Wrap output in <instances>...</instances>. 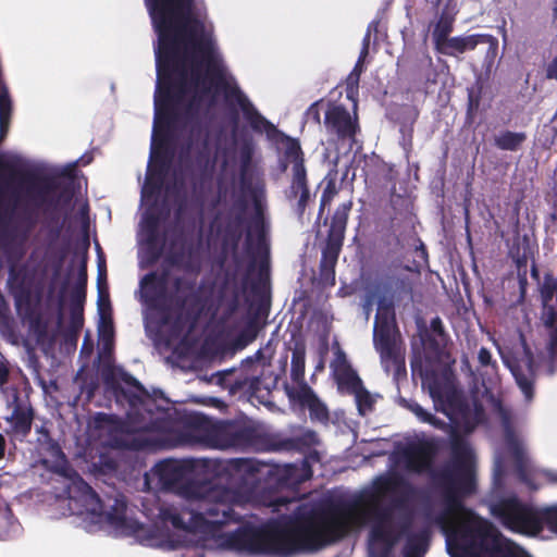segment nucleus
I'll return each instance as SVG.
<instances>
[{
    "label": "nucleus",
    "mask_w": 557,
    "mask_h": 557,
    "mask_svg": "<svg viewBox=\"0 0 557 557\" xmlns=\"http://www.w3.org/2000/svg\"><path fill=\"white\" fill-rule=\"evenodd\" d=\"M185 498L215 502L203 511L184 516L162 510V520L177 530L195 533L202 547L243 556L289 557L318 550L370 524L369 557H393L392 547L412 520V486H364L339 504L296 505L290 516L262 524L246 522L234 528L239 517L227 503L267 500V494L294 486H164Z\"/></svg>",
    "instance_id": "obj_1"
},
{
    "label": "nucleus",
    "mask_w": 557,
    "mask_h": 557,
    "mask_svg": "<svg viewBox=\"0 0 557 557\" xmlns=\"http://www.w3.org/2000/svg\"><path fill=\"white\" fill-rule=\"evenodd\" d=\"M145 2L158 34L151 157L162 149L181 115L211 104L220 92L235 99L252 127L262 129L267 122L252 114L250 103L224 64L203 0Z\"/></svg>",
    "instance_id": "obj_2"
},
{
    "label": "nucleus",
    "mask_w": 557,
    "mask_h": 557,
    "mask_svg": "<svg viewBox=\"0 0 557 557\" xmlns=\"http://www.w3.org/2000/svg\"><path fill=\"white\" fill-rule=\"evenodd\" d=\"M433 475L442 488L443 508L432 520L445 535L450 557H531L490 521L463 506L461 497L475 490L474 455H451Z\"/></svg>",
    "instance_id": "obj_3"
},
{
    "label": "nucleus",
    "mask_w": 557,
    "mask_h": 557,
    "mask_svg": "<svg viewBox=\"0 0 557 557\" xmlns=\"http://www.w3.org/2000/svg\"><path fill=\"white\" fill-rule=\"evenodd\" d=\"M46 468L64 478L72 515L81 517L88 532L106 530L115 536H135L143 542L145 528L127 511L124 498L109 499L106 510L91 487L69 465L65 455H49L44 459Z\"/></svg>",
    "instance_id": "obj_4"
},
{
    "label": "nucleus",
    "mask_w": 557,
    "mask_h": 557,
    "mask_svg": "<svg viewBox=\"0 0 557 557\" xmlns=\"http://www.w3.org/2000/svg\"><path fill=\"white\" fill-rule=\"evenodd\" d=\"M490 510L511 532L536 536L547 524L552 532L557 533V505L534 508L517 497H507L492 504Z\"/></svg>",
    "instance_id": "obj_5"
},
{
    "label": "nucleus",
    "mask_w": 557,
    "mask_h": 557,
    "mask_svg": "<svg viewBox=\"0 0 557 557\" xmlns=\"http://www.w3.org/2000/svg\"><path fill=\"white\" fill-rule=\"evenodd\" d=\"M255 145L250 139H220L214 162L227 173L238 170L242 180L250 174Z\"/></svg>",
    "instance_id": "obj_6"
},
{
    "label": "nucleus",
    "mask_w": 557,
    "mask_h": 557,
    "mask_svg": "<svg viewBox=\"0 0 557 557\" xmlns=\"http://www.w3.org/2000/svg\"><path fill=\"white\" fill-rule=\"evenodd\" d=\"M283 157L281 158V169L292 175V186L289 197L297 199L300 207H304L309 193L306 183V169L300 145L297 140L286 138L282 143Z\"/></svg>",
    "instance_id": "obj_7"
},
{
    "label": "nucleus",
    "mask_w": 557,
    "mask_h": 557,
    "mask_svg": "<svg viewBox=\"0 0 557 557\" xmlns=\"http://www.w3.org/2000/svg\"><path fill=\"white\" fill-rule=\"evenodd\" d=\"M388 312L387 308H380L374 324V345L386 370H389L391 367L397 369L400 367L396 351L394 319L393 317L384 318Z\"/></svg>",
    "instance_id": "obj_8"
},
{
    "label": "nucleus",
    "mask_w": 557,
    "mask_h": 557,
    "mask_svg": "<svg viewBox=\"0 0 557 557\" xmlns=\"http://www.w3.org/2000/svg\"><path fill=\"white\" fill-rule=\"evenodd\" d=\"M324 124L327 132L337 136L341 140L352 141L358 131L356 112L351 115L341 106L329 108L325 113Z\"/></svg>",
    "instance_id": "obj_9"
},
{
    "label": "nucleus",
    "mask_w": 557,
    "mask_h": 557,
    "mask_svg": "<svg viewBox=\"0 0 557 557\" xmlns=\"http://www.w3.org/2000/svg\"><path fill=\"white\" fill-rule=\"evenodd\" d=\"M519 339L523 348V357L520 360H512L503 356V360L510 369L525 398L531 399L533 395L532 382L534 376L533 361L531 352L527 348L521 334L519 335Z\"/></svg>",
    "instance_id": "obj_10"
},
{
    "label": "nucleus",
    "mask_w": 557,
    "mask_h": 557,
    "mask_svg": "<svg viewBox=\"0 0 557 557\" xmlns=\"http://www.w3.org/2000/svg\"><path fill=\"white\" fill-rule=\"evenodd\" d=\"M422 385L429 388L436 410L444 412L451 422H457L456 410L459 407L457 392L448 384L440 385L430 382L428 377L423 379Z\"/></svg>",
    "instance_id": "obj_11"
},
{
    "label": "nucleus",
    "mask_w": 557,
    "mask_h": 557,
    "mask_svg": "<svg viewBox=\"0 0 557 557\" xmlns=\"http://www.w3.org/2000/svg\"><path fill=\"white\" fill-rule=\"evenodd\" d=\"M331 369L341 392L354 395L363 387L361 380L348 363L346 355L338 347L334 351Z\"/></svg>",
    "instance_id": "obj_12"
},
{
    "label": "nucleus",
    "mask_w": 557,
    "mask_h": 557,
    "mask_svg": "<svg viewBox=\"0 0 557 557\" xmlns=\"http://www.w3.org/2000/svg\"><path fill=\"white\" fill-rule=\"evenodd\" d=\"M140 301L145 305V313L159 307L165 297V280L157 274H148L140 282Z\"/></svg>",
    "instance_id": "obj_13"
},
{
    "label": "nucleus",
    "mask_w": 557,
    "mask_h": 557,
    "mask_svg": "<svg viewBox=\"0 0 557 557\" xmlns=\"http://www.w3.org/2000/svg\"><path fill=\"white\" fill-rule=\"evenodd\" d=\"M434 455H392L391 462L410 473L432 472Z\"/></svg>",
    "instance_id": "obj_14"
},
{
    "label": "nucleus",
    "mask_w": 557,
    "mask_h": 557,
    "mask_svg": "<svg viewBox=\"0 0 557 557\" xmlns=\"http://www.w3.org/2000/svg\"><path fill=\"white\" fill-rule=\"evenodd\" d=\"M483 35H468V36H457L448 38L438 49L437 51L456 57L466 51L473 50L478 44L484 39Z\"/></svg>",
    "instance_id": "obj_15"
},
{
    "label": "nucleus",
    "mask_w": 557,
    "mask_h": 557,
    "mask_svg": "<svg viewBox=\"0 0 557 557\" xmlns=\"http://www.w3.org/2000/svg\"><path fill=\"white\" fill-rule=\"evenodd\" d=\"M295 397L300 404L310 410V416L317 420H325L327 418V410L325 406L315 397L313 392L306 385L301 386Z\"/></svg>",
    "instance_id": "obj_16"
},
{
    "label": "nucleus",
    "mask_w": 557,
    "mask_h": 557,
    "mask_svg": "<svg viewBox=\"0 0 557 557\" xmlns=\"http://www.w3.org/2000/svg\"><path fill=\"white\" fill-rule=\"evenodd\" d=\"M457 13V4L447 7L446 12L441 16L433 30V40L436 50L449 38L453 30L454 15Z\"/></svg>",
    "instance_id": "obj_17"
},
{
    "label": "nucleus",
    "mask_w": 557,
    "mask_h": 557,
    "mask_svg": "<svg viewBox=\"0 0 557 557\" xmlns=\"http://www.w3.org/2000/svg\"><path fill=\"white\" fill-rule=\"evenodd\" d=\"M428 540L429 534L426 531L408 534L404 557H423L428 549Z\"/></svg>",
    "instance_id": "obj_18"
},
{
    "label": "nucleus",
    "mask_w": 557,
    "mask_h": 557,
    "mask_svg": "<svg viewBox=\"0 0 557 557\" xmlns=\"http://www.w3.org/2000/svg\"><path fill=\"white\" fill-rule=\"evenodd\" d=\"M29 196L41 203L54 202V184L41 180L33 182L30 184Z\"/></svg>",
    "instance_id": "obj_19"
},
{
    "label": "nucleus",
    "mask_w": 557,
    "mask_h": 557,
    "mask_svg": "<svg viewBox=\"0 0 557 557\" xmlns=\"http://www.w3.org/2000/svg\"><path fill=\"white\" fill-rule=\"evenodd\" d=\"M320 437L315 432L302 429L299 430L292 438V448L294 449H314L320 446Z\"/></svg>",
    "instance_id": "obj_20"
},
{
    "label": "nucleus",
    "mask_w": 557,
    "mask_h": 557,
    "mask_svg": "<svg viewBox=\"0 0 557 557\" xmlns=\"http://www.w3.org/2000/svg\"><path fill=\"white\" fill-rule=\"evenodd\" d=\"M98 309L101 319V333L109 339L112 334L111 325L108 321L110 315L109 298L106 290H103L101 287H99Z\"/></svg>",
    "instance_id": "obj_21"
},
{
    "label": "nucleus",
    "mask_w": 557,
    "mask_h": 557,
    "mask_svg": "<svg viewBox=\"0 0 557 557\" xmlns=\"http://www.w3.org/2000/svg\"><path fill=\"white\" fill-rule=\"evenodd\" d=\"M354 396L359 414L366 416L372 411L376 401L375 396L371 395L364 387H361Z\"/></svg>",
    "instance_id": "obj_22"
},
{
    "label": "nucleus",
    "mask_w": 557,
    "mask_h": 557,
    "mask_svg": "<svg viewBox=\"0 0 557 557\" xmlns=\"http://www.w3.org/2000/svg\"><path fill=\"white\" fill-rule=\"evenodd\" d=\"M11 423L13 431L17 435H25L29 432L32 425V417L24 411H15L12 414Z\"/></svg>",
    "instance_id": "obj_23"
},
{
    "label": "nucleus",
    "mask_w": 557,
    "mask_h": 557,
    "mask_svg": "<svg viewBox=\"0 0 557 557\" xmlns=\"http://www.w3.org/2000/svg\"><path fill=\"white\" fill-rule=\"evenodd\" d=\"M525 139L522 133L507 132L496 138V145L502 149L513 150Z\"/></svg>",
    "instance_id": "obj_24"
},
{
    "label": "nucleus",
    "mask_w": 557,
    "mask_h": 557,
    "mask_svg": "<svg viewBox=\"0 0 557 557\" xmlns=\"http://www.w3.org/2000/svg\"><path fill=\"white\" fill-rule=\"evenodd\" d=\"M349 209L350 205H344L341 209H338L335 212L333 216L332 232L336 233L339 237L343 236Z\"/></svg>",
    "instance_id": "obj_25"
},
{
    "label": "nucleus",
    "mask_w": 557,
    "mask_h": 557,
    "mask_svg": "<svg viewBox=\"0 0 557 557\" xmlns=\"http://www.w3.org/2000/svg\"><path fill=\"white\" fill-rule=\"evenodd\" d=\"M408 408L422 422L438 426V421L431 413L424 410L419 404L411 403L408 405Z\"/></svg>",
    "instance_id": "obj_26"
},
{
    "label": "nucleus",
    "mask_w": 557,
    "mask_h": 557,
    "mask_svg": "<svg viewBox=\"0 0 557 557\" xmlns=\"http://www.w3.org/2000/svg\"><path fill=\"white\" fill-rule=\"evenodd\" d=\"M517 457L516 462L518 465L519 473L521 476V480L530 484L531 483V469L528 463V460L525 458V455H515Z\"/></svg>",
    "instance_id": "obj_27"
},
{
    "label": "nucleus",
    "mask_w": 557,
    "mask_h": 557,
    "mask_svg": "<svg viewBox=\"0 0 557 557\" xmlns=\"http://www.w3.org/2000/svg\"><path fill=\"white\" fill-rule=\"evenodd\" d=\"M154 227L156 222L147 213H145L140 222V236H145L147 240L152 239Z\"/></svg>",
    "instance_id": "obj_28"
},
{
    "label": "nucleus",
    "mask_w": 557,
    "mask_h": 557,
    "mask_svg": "<svg viewBox=\"0 0 557 557\" xmlns=\"http://www.w3.org/2000/svg\"><path fill=\"white\" fill-rule=\"evenodd\" d=\"M292 367H293V370H297V371H300V372L304 371L305 359H304V356L301 354H299V352H294L293 354Z\"/></svg>",
    "instance_id": "obj_29"
},
{
    "label": "nucleus",
    "mask_w": 557,
    "mask_h": 557,
    "mask_svg": "<svg viewBox=\"0 0 557 557\" xmlns=\"http://www.w3.org/2000/svg\"><path fill=\"white\" fill-rule=\"evenodd\" d=\"M150 180H151V174L149 173L148 177H147V181L144 184L143 189H141V200H143V202L149 201V199H150V197L152 195V188L150 186Z\"/></svg>",
    "instance_id": "obj_30"
},
{
    "label": "nucleus",
    "mask_w": 557,
    "mask_h": 557,
    "mask_svg": "<svg viewBox=\"0 0 557 557\" xmlns=\"http://www.w3.org/2000/svg\"><path fill=\"white\" fill-rule=\"evenodd\" d=\"M539 471L543 474V476L549 483L557 484V469L545 468V469H540Z\"/></svg>",
    "instance_id": "obj_31"
},
{
    "label": "nucleus",
    "mask_w": 557,
    "mask_h": 557,
    "mask_svg": "<svg viewBox=\"0 0 557 557\" xmlns=\"http://www.w3.org/2000/svg\"><path fill=\"white\" fill-rule=\"evenodd\" d=\"M492 360L491 352L486 348H481L479 351V361L483 366H487Z\"/></svg>",
    "instance_id": "obj_32"
},
{
    "label": "nucleus",
    "mask_w": 557,
    "mask_h": 557,
    "mask_svg": "<svg viewBox=\"0 0 557 557\" xmlns=\"http://www.w3.org/2000/svg\"><path fill=\"white\" fill-rule=\"evenodd\" d=\"M286 504L294 505L295 503L287 500L285 498H282V497L275 498L273 500H269V505L273 506L274 510H277V511L281 506L286 505Z\"/></svg>",
    "instance_id": "obj_33"
},
{
    "label": "nucleus",
    "mask_w": 557,
    "mask_h": 557,
    "mask_svg": "<svg viewBox=\"0 0 557 557\" xmlns=\"http://www.w3.org/2000/svg\"><path fill=\"white\" fill-rule=\"evenodd\" d=\"M548 77L557 79V58L554 60V62L550 64L548 69Z\"/></svg>",
    "instance_id": "obj_34"
},
{
    "label": "nucleus",
    "mask_w": 557,
    "mask_h": 557,
    "mask_svg": "<svg viewBox=\"0 0 557 557\" xmlns=\"http://www.w3.org/2000/svg\"><path fill=\"white\" fill-rule=\"evenodd\" d=\"M7 377L8 369L2 362H0V385H2L7 381Z\"/></svg>",
    "instance_id": "obj_35"
},
{
    "label": "nucleus",
    "mask_w": 557,
    "mask_h": 557,
    "mask_svg": "<svg viewBox=\"0 0 557 557\" xmlns=\"http://www.w3.org/2000/svg\"><path fill=\"white\" fill-rule=\"evenodd\" d=\"M99 457H100V462H104L109 470H113V466L107 461L109 455L101 454V455H99Z\"/></svg>",
    "instance_id": "obj_36"
},
{
    "label": "nucleus",
    "mask_w": 557,
    "mask_h": 557,
    "mask_svg": "<svg viewBox=\"0 0 557 557\" xmlns=\"http://www.w3.org/2000/svg\"><path fill=\"white\" fill-rule=\"evenodd\" d=\"M97 420L101 423H104V422H110L111 421V417L109 416H106V414H100Z\"/></svg>",
    "instance_id": "obj_37"
},
{
    "label": "nucleus",
    "mask_w": 557,
    "mask_h": 557,
    "mask_svg": "<svg viewBox=\"0 0 557 557\" xmlns=\"http://www.w3.org/2000/svg\"><path fill=\"white\" fill-rule=\"evenodd\" d=\"M494 345L498 347V351H499V354L502 355V357H503V356H505L506 358H509V357L504 352V350L502 349V347H500V346H498V343H497V342H494Z\"/></svg>",
    "instance_id": "obj_38"
},
{
    "label": "nucleus",
    "mask_w": 557,
    "mask_h": 557,
    "mask_svg": "<svg viewBox=\"0 0 557 557\" xmlns=\"http://www.w3.org/2000/svg\"><path fill=\"white\" fill-rule=\"evenodd\" d=\"M494 345L498 347V351H499V354L502 355V357H503V356H505L506 358H509V357L504 352V350L502 349V347H500V346H498V343H497V342H494Z\"/></svg>",
    "instance_id": "obj_39"
},
{
    "label": "nucleus",
    "mask_w": 557,
    "mask_h": 557,
    "mask_svg": "<svg viewBox=\"0 0 557 557\" xmlns=\"http://www.w3.org/2000/svg\"><path fill=\"white\" fill-rule=\"evenodd\" d=\"M4 449V437L0 434V453Z\"/></svg>",
    "instance_id": "obj_40"
},
{
    "label": "nucleus",
    "mask_w": 557,
    "mask_h": 557,
    "mask_svg": "<svg viewBox=\"0 0 557 557\" xmlns=\"http://www.w3.org/2000/svg\"><path fill=\"white\" fill-rule=\"evenodd\" d=\"M81 275H82L83 277H86L85 261H83V264H82Z\"/></svg>",
    "instance_id": "obj_41"
},
{
    "label": "nucleus",
    "mask_w": 557,
    "mask_h": 557,
    "mask_svg": "<svg viewBox=\"0 0 557 557\" xmlns=\"http://www.w3.org/2000/svg\"><path fill=\"white\" fill-rule=\"evenodd\" d=\"M499 463H500L499 458H496L495 461H494L495 467H498Z\"/></svg>",
    "instance_id": "obj_42"
},
{
    "label": "nucleus",
    "mask_w": 557,
    "mask_h": 557,
    "mask_svg": "<svg viewBox=\"0 0 557 557\" xmlns=\"http://www.w3.org/2000/svg\"><path fill=\"white\" fill-rule=\"evenodd\" d=\"M370 306H371V304H370V302H367V304H366V309H367L368 311L370 310Z\"/></svg>",
    "instance_id": "obj_43"
},
{
    "label": "nucleus",
    "mask_w": 557,
    "mask_h": 557,
    "mask_svg": "<svg viewBox=\"0 0 557 557\" xmlns=\"http://www.w3.org/2000/svg\"><path fill=\"white\" fill-rule=\"evenodd\" d=\"M248 238L251 239L252 238V230H250L249 234H248Z\"/></svg>",
    "instance_id": "obj_44"
},
{
    "label": "nucleus",
    "mask_w": 557,
    "mask_h": 557,
    "mask_svg": "<svg viewBox=\"0 0 557 557\" xmlns=\"http://www.w3.org/2000/svg\"><path fill=\"white\" fill-rule=\"evenodd\" d=\"M3 455H0V458L2 457Z\"/></svg>",
    "instance_id": "obj_45"
}]
</instances>
